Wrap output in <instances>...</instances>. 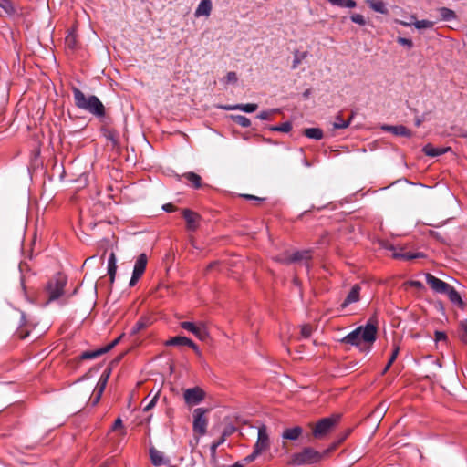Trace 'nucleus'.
Here are the masks:
<instances>
[{"label": "nucleus", "mask_w": 467, "mask_h": 467, "mask_svg": "<svg viewBox=\"0 0 467 467\" xmlns=\"http://www.w3.org/2000/svg\"><path fill=\"white\" fill-rule=\"evenodd\" d=\"M117 258L115 253H111L109 254V260H108V274L109 275V281L112 285L115 281V275L117 271Z\"/></svg>", "instance_id": "obj_23"}, {"label": "nucleus", "mask_w": 467, "mask_h": 467, "mask_svg": "<svg viewBox=\"0 0 467 467\" xmlns=\"http://www.w3.org/2000/svg\"><path fill=\"white\" fill-rule=\"evenodd\" d=\"M106 381L105 379H99V382L97 384V387L95 389V392L102 394L105 388H106Z\"/></svg>", "instance_id": "obj_48"}, {"label": "nucleus", "mask_w": 467, "mask_h": 467, "mask_svg": "<svg viewBox=\"0 0 467 467\" xmlns=\"http://www.w3.org/2000/svg\"><path fill=\"white\" fill-rule=\"evenodd\" d=\"M292 129V124L290 122H284L279 126H273L270 128L271 130L281 131V132H288Z\"/></svg>", "instance_id": "obj_38"}, {"label": "nucleus", "mask_w": 467, "mask_h": 467, "mask_svg": "<svg viewBox=\"0 0 467 467\" xmlns=\"http://www.w3.org/2000/svg\"><path fill=\"white\" fill-rule=\"evenodd\" d=\"M182 215L186 221L187 229L189 231H195L199 226L200 215L189 209H184L182 211Z\"/></svg>", "instance_id": "obj_13"}, {"label": "nucleus", "mask_w": 467, "mask_h": 467, "mask_svg": "<svg viewBox=\"0 0 467 467\" xmlns=\"http://www.w3.org/2000/svg\"><path fill=\"white\" fill-rule=\"evenodd\" d=\"M204 391L199 388L194 387L184 390L183 398L188 405H196L204 399Z\"/></svg>", "instance_id": "obj_10"}, {"label": "nucleus", "mask_w": 467, "mask_h": 467, "mask_svg": "<svg viewBox=\"0 0 467 467\" xmlns=\"http://www.w3.org/2000/svg\"><path fill=\"white\" fill-rule=\"evenodd\" d=\"M377 319L372 317L365 326H359L347 336L340 342L358 348L362 352H369L372 345L377 339Z\"/></svg>", "instance_id": "obj_1"}, {"label": "nucleus", "mask_w": 467, "mask_h": 467, "mask_svg": "<svg viewBox=\"0 0 467 467\" xmlns=\"http://www.w3.org/2000/svg\"><path fill=\"white\" fill-rule=\"evenodd\" d=\"M157 400H158V395L156 394L150 401L147 405H145V407L143 408V410L144 411H149L155 405H156V402H157Z\"/></svg>", "instance_id": "obj_49"}, {"label": "nucleus", "mask_w": 467, "mask_h": 467, "mask_svg": "<svg viewBox=\"0 0 467 467\" xmlns=\"http://www.w3.org/2000/svg\"><path fill=\"white\" fill-rule=\"evenodd\" d=\"M324 459V453H320L312 447H304L300 451L291 455L289 465L301 466L319 462Z\"/></svg>", "instance_id": "obj_3"}, {"label": "nucleus", "mask_w": 467, "mask_h": 467, "mask_svg": "<svg viewBox=\"0 0 467 467\" xmlns=\"http://www.w3.org/2000/svg\"><path fill=\"white\" fill-rule=\"evenodd\" d=\"M277 112H279L278 109H271V110L261 111L257 115V118L262 119V120H267V119H271L273 114L277 113Z\"/></svg>", "instance_id": "obj_40"}, {"label": "nucleus", "mask_w": 467, "mask_h": 467, "mask_svg": "<svg viewBox=\"0 0 467 467\" xmlns=\"http://www.w3.org/2000/svg\"><path fill=\"white\" fill-rule=\"evenodd\" d=\"M443 294L447 295L451 302L453 303L454 305L458 306L459 307L463 306V302L460 294L451 285H449V288L446 289V292H444Z\"/></svg>", "instance_id": "obj_21"}, {"label": "nucleus", "mask_w": 467, "mask_h": 467, "mask_svg": "<svg viewBox=\"0 0 467 467\" xmlns=\"http://www.w3.org/2000/svg\"><path fill=\"white\" fill-rule=\"evenodd\" d=\"M302 433L303 429L300 426L286 428L282 433V438L285 440L296 441Z\"/></svg>", "instance_id": "obj_18"}, {"label": "nucleus", "mask_w": 467, "mask_h": 467, "mask_svg": "<svg viewBox=\"0 0 467 467\" xmlns=\"http://www.w3.org/2000/svg\"><path fill=\"white\" fill-rule=\"evenodd\" d=\"M16 8L11 0H0V16H11L16 14Z\"/></svg>", "instance_id": "obj_19"}, {"label": "nucleus", "mask_w": 467, "mask_h": 467, "mask_svg": "<svg viewBox=\"0 0 467 467\" xmlns=\"http://www.w3.org/2000/svg\"><path fill=\"white\" fill-rule=\"evenodd\" d=\"M162 208H163L164 211H166L168 213H171V212H173V211L176 210V207L173 204H171V203L164 204L162 206Z\"/></svg>", "instance_id": "obj_55"}, {"label": "nucleus", "mask_w": 467, "mask_h": 467, "mask_svg": "<svg viewBox=\"0 0 467 467\" xmlns=\"http://www.w3.org/2000/svg\"><path fill=\"white\" fill-rule=\"evenodd\" d=\"M352 118L353 116H350V118L348 120H344L341 114L337 115L336 120L333 123L334 129H345L348 127Z\"/></svg>", "instance_id": "obj_32"}, {"label": "nucleus", "mask_w": 467, "mask_h": 467, "mask_svg": "<svg viewBox=\"0 0 467 467\" xmlns=\"http://www.w3.org/2000/svg\"><path fill=\"white\" fill-rule=\"evenodd\" d=\"M147 261V255L145 254H141L139 255L135 262L132 276L130 280V286H134L139 281V279L141 277V275L145 272Z\"/></svg>", "instance_id": "obj_9"}, {"label": "nucleus", "mask_w": 467, "mask_h": 467, "mask_svg": "<svg viewBox=\"0 0 467 467\" xmlns=\"http://www.w3.org/2000/svg\"><path fill=\"white\" fill-rule=\"evenodd\" d=\"M460 338L461 340L467 344V319L460 322Z\"/></svg>", "instance_id": "obj_36"}, {"label": "nucleus", "mask_w": 467, "mask_h": 467, "mask_svg": "<svg viewBox=\"0 0 467 467\" xmlns=\"http://www.w3.org/2000/svg\"><path fill=\"white\" fill-rule=\"evenodd\" d=\"M312 327L310 325L301 326L300 334L303 338H308L312 334Z\"/></svg>", "instance_id": "obj_43"}, {"label": "nucleus", "mask_w": 467, "mask_h": 467, "mask_svg": "<svg viewBox=\"0 0 467 467\" xmlns=\"http://www.w3.org/2000/svg\"><path fill=\"white\" fill-rule=\"evenodd\" d=\"M239 110H243L247 113L254 112L257 109L258 105L255 103H248V104H238Z\"/></svg>", "instance_id": "obj_37"}, {"label": "nucleus", "mask_w": 467, "mask_h": 467, "mask_svg": "<svg viewBox=\"0 0 467 467\" xmlns=\"http://www.w3.org/2000/svg\"><path fill=\"white\" fill-rule=\"evenodd\" d=\"M366 3L369 5L371 9H373L375 12L380 13V14H387L388 9L381 0H367Z\"/></svg>", "instance_id": "obj_29"}, {"label": "nucleus", "mask_w": 467, "mask_h": 467, "mask_svg": "<svg viewBox=\"0 0 467 467\" xmlns=\"http://www.w3.org/2000/svg\"><path fill=\"white\" fill-rule=\"evenodd\" d=\"M123 336H124L123 334L120 335L119 337H117L115 340H113L110 344H109L106 347H104V349H107V352L111 350L117 344H119V342L121 340Z\"/></svg>", "instance_id": "obj_50"}, {"label": "nucleus", "mask_w": 467, "mask_h": 467, "mask_svg": "<svg viewBox=\"0 0 467 467\" xmlns=\"http://www.w3.org/2000/svg\"><path fill=\"white\" fill-rule=\"evenodd\" d=\"M341 418L340 414H333L329 417L323 418L316 423H310L312 434L316 439H321L331 431V430L338 423Z\"/></svg>", "instance_id": "obj_4"}, {"label": "nucleus", "mask_w": 467, "mask_h": 467, "mask_svg": "<svg viewBox=\"0 0 467 467\" xmlns=\"http://www.w3.org/2000/svg\"><path fill=\"white\" fill-rule=\"evenodd\" d=\"M425 279L430 287L433 291L440 294H443L444 292H446V289H448L450 285L446 282L437 278L436 276L429 273L425 275Z\"/></svg>", "instance_id": "obj_12"}, {"label": "nucleus", "mask_w": 467, "mask_h": 467, "mask_svg": "<svg viewBox=\"0 0 467 467\" xmlns=\"http://www.w3.org/2000/svg\"><path fill=\"white\" fill-rule=\"evenodd\" d=\"M333 5L341 6V7H348L353 8L356 6V2L354 0H328Z\"/></svg>", "instance_id": "obj_34"}, {"label": "nucleus", "mask_w": 467, "mask_h": 467, "mask_svg": "<svg viewBox=\"0 0 467 467\" xmlns=\"http://www.w3.org/2000/svg\"><path fill=\"white\" fill-rule=\"evenodd\" d=\"M350 18L352 22L360 26H364L366 24L364 16L360 14H353Z\"/></svg>", "instance_id": "obj_45"}, {"label": "nucleus", "mask_w": 467, "mask_h": 467, "mask_svg": "<svg viewBox=\"0 0 467 467\" xmlns=\"http://www.w3.org/2000/svg\"><path fill=\"white\" fill-rule=\"evenodd\" d=\"M65 42L68 48H70V49L76 48V45H77L76 36L72 33L67 36Z\"/></svg>", "instance_id": "obj_44"}, {"label": "nucleus", "mask_w": 467, "mask_h": 467, "mask_svg": "<svg viewBox=\"0 0 467 467\" xmlns=\"http://www.w3.org/2000/svg\"><path fill=\"white\" fill-rule=\"evenodd\" d=\"M101 395L102 394H100V393L95 392V396L92 400V405H96L99 401Z\"/></svg>", "instance_id": "obj_58"}, {"label": "nucleus", "mask_w": 467, "mask_h": 467, "mask_svg": "<svg viewBox=\"0 0 467 467\" xmlns=\"http://www.w3.org/2000/svg\"><path fill=\"white\" fill-rule=\"evenodd\" d=\"M28 332L24 333L23 331L17 332V337L21 339H25L28 336Z\"/></svg>", "instance_id": "obj_59"}, {"label": "nucleus", "mask_w": 467, "mask_h": 467, "mask_svg": "<svg viewBox=\"0 0 467 467\" xmlns=\"http://www.w3.org/2000/svg\"><path fill=\"white\" fill-rule=\"evenodd\" d=\"M418 29L431 28L434 25L433 22L429 20H420L413 23Z\"/></svg>", "instance_id": "obj_42"}, {"label": "nucleus", "mask_w": 467, "mask_h": 467, "mask_svg": "<svg viewBox=\"0 0 467 467\" xmlns=\"http://www.w3.org/2000/svg\"><path fill=\"white\" fill-rule=\"evenodd\" d=\"M181 327L192 332L200 340H206L208 338V331L203 323L194 324L192 322L184 321L181 323Z\"/></svg>", "instance_id": "obj_8"}, {"label": "nucleus", "mask_w": 467, "mask_h": 467, "mask_svg": "<svg viewBox=\"0 0 467 467\" xmlns=\"http://www.w3.org/2000/svg\"><path fill=\"white\" fill-rule=\"evenodd\" d=\"M449 150L450 148H435L431 144H427L423 147L422 151L427 156L436 157L447 152Z\"/></svg>", "instance_id": "obj_25"}, {"label": "nucleus", "mask_w": 467, "mask_h": 467, "mask_svg": "<svg viewBox=\"0 0 467 467\" xmlns=\"http://www.w3.org/2000/svg\"><path fill=\"white\" fill-rule=\"evenodd\" d=\"M269 446L270 441L267 428L265 425H262L258 428V437L254 446V451L244 459V462L246 463L254 462L263 451H266Z\"/></svg>", "instance_id": "obj_5"}, {"label": "nucleus", "mask_w": 467, "mask_h": 467, "mask_svg": "<svg viewBox=\"0 0 467 467\" xmlns=\"http://www.w3.org/2000/svg\"><path fill=\"white\" fill-rule=\"evenodd\" d=\"M110 371H105L99 379H105L106 383L108 382Z\"/></svg>", "instance_id": "obj_60"}, {"label": "nucleus", "mask_w": 467, "mask_h": 467, "mask_svg": "<svg viewBox=\"0 0 467 467\" xmlns=\"http://www.w3.org/2000/svg\"><path fill=\"white\" fill-rule=\"evenodd\" d=\"M211 11H212L211 0H202L195 11V16H209Z\"/></svg>", "instance_id": "obj_26"}, {"label": "nucleus", "mask_w": 467, "mask_h": 467, "mask_svg": "<svg viewBox=\"0 0 467 467\" xmlns=\"http://www.w3.org/2000/svg\"><path fill=\"white\" fill-rule=\"evenodd\" d=\"M122 427V420L120 418H118L115 422H114V425L112 427L113 430H117L119 428H121Z\"/></svg>", "instance_id": "obj_57"}, {"label": "nucleus", "mask_w": 467, "mask_h": 467, "mask_svg": "<svg viewBox=\"0 0 467 467\" xmlns=\"http://www.w3.org/2000/svg\"><path fill=\"white\" fill-rule=\"evenodd\" d=\"M209 412L208 409L197 408L193 410V431L199 433L200 435H204L206 433V429L208 425V420L205 417V414Z\"/></svg>", "instance_id": "obj_7"}, {"label": "nucleus", "mask_w": 467, "mask_h": 467, "mask_svg": "<svg viewBox=\"0 0 467 467\" xmlns=\"http://www.w3.org/2000/svg\"><path fill=\"white\" fill-rule=\"evenodd\" d=\"M72 93L77 108L88 111L97 118L105 116V107L99 99L95 95L86 96L79 88L73 87Z\"/></svg>", "instance_id": "obj_2"}, {"label": "nucleus", "mask_w": 467, "mask_h": 467, "mask_svg": "<svg viewBox=\"0 0 467 467\" xmlns=\"http://www.w3.org/2000/svg\"><path fill=\"white\" fill-rule=\"evenodd\" d=\"M423 122V119L420 117L415 118V126L420 127Z\"/></svg>", "instance_id": "obj_61"}, {"label": "nucleus", "mask_w": 467, "mask_h": 467, "mask_svg": "<svg viewBox=\"0 0 467 467\" xmlns=\"http://www.w3.org/2000/svg\"><path fill=\"white\" fill-rule=\"evenodd\" d=\"M399 351H400V348L399 346L395 345L394 346V348H393V352L387 363V365L385 366L384 369H383V374L386 373L389 368L391 367V365L393 364V362L396 360L397 357H398V354H399Z\"/></svg>", "instance_id": "obj_35"}, {"label": "nucleus", "mask_w": 467, "mask_h": 467, "mask_svg": "<svg viewBox=\"0 0 467 467\" xmlns=\"http://www.w3.org/2000/svg\"><path fill=\"white\" fill-rule=\"evenodd\" d=\"M18 316H19V326H22L25 324V316L23 313H18Z\"/></svg>", "instance_id": "obj_62"}, {"label": "nucleus", "mask_w": 467, "mask_h": 467, "mask_svg": "<svg viewBox=\"0 0 467 467\" xmlns=\"http://www.w3.org/2000/svg\"><path fill=\"white\" fill-rule=\"evenodd\" d=\"M382 129L386 131L391 132L396 136L410 138L413 135V132L403 125H385L382 127Z\"/></svg>", "instance_id": "obj_16"}, {"label": "nucleus", "mask_w": 467, "mask_h": 467, "mask_svg": "<svg viewBox=\"0 0 467 467\" xmlns=\"http://www.w3.org/2000/svg\"><path fill=\"white\" fill-rule=\"evenodd\" d=\"M349 433H350V430H348L346 432V434L342 438H340L339 441L337 443L333 444L331 447H329L328 449H327L324 451H322L321 453H324V458L327 457L329 455V453L331 451H333L337 447L338 444H340L342 441H344V440L348 437V435Z\"/></svg>", "instance_id": "obj_39"}, {"label": "nucleus", "mask_w": 467, "mask_h": 467, "mask_svg": "<svg viewBox=\"0 0 467 467\" xmlns=\"http://www.w3.org/2000/svg\"><path fill=\"white\" fill-rule=\"evenodd\" d=\"M228 435H229V432L223 431V433L219 438V440L216 441H213L212 443L210 451H211V462H212L213 464H216L217 463V459H216V450H217V448L225 441L226 437Z\"/></svg>", "instance_id": "obj_22"}, {"label": "nucleus", "mask_w": 467, "mask_h": 467, "mask_svg": "<svg viewBox=\"0 0 467 467\" xmlns=\"http://www.w3.org/2000/svg\"><path fill=\"white\" fill-rule=\"evenodd\" d=\"M388 249L393 251L392 256L396 259L412 260L422 256L420 253L412 254L397 252L396 248L393 245H389Z\"/></svg>", "instance_id": "obj_24"}, {"label": "nucleus", "mask_w": 467, "mask_h": 467, "mask_svg": "<svg viewBox=\"0 0 467 467\" xmlns=\"http://www.w3.org/2000/svg\"><path fill=\"white\" fill-rule=\"evenodd\" d=\"M150 457L154 466L167 465L170 462L169 458L166 457L162 451L157 450L155 447L150 448Z\"/></svg>", "instance_id": "obj_15"}, {"label": "nucleus", "mask_w": 467, "mask_h": 467, "mask_svg": "<svg viewBox=\"0 0 467 467\" xmlns=\"http://www.w3.org/2000/svg\"><path fill=\"white\" fill-rule=\"evenodd\" d=\"M67 277L61 274H57L47 285V302L58 299L64 293L67 285Z\"/></svg>", "instance_id": "obj_6"}, {"label": "nucleus", "mask_w": 467, "mask_h": 467, "mask_svg": "<svg viewBox=\"0 0 467 467\" xmlns=\"http://www.w3.org/2000/svg\"><path fill=\"white\" fill-rule=\"evenodd\" d=\"M114 460L113 459H109L108 461L105 462V463L103 464L102 467H110L113 463Z\"/></svg>", "instance_id": "obj_63"}, {"label": "nucleus", "mask_w": 467, "mask_h": 467, "mask_svg": "<svg viewBox=\"0 0 467 467\" xmlns=\"http://www.w3.org/2000/svg\"><path fill=\"white\" fill-rule=\"evenodd\" d=\"M410 286H413V287H415V288H419V289H420V288H422V287H423V285H422V283H421V282H420V281H414V280L410 282Z\"/></svg>", "instance_id": "obj_56"}, {"label": "nucleus", "mask_w": 467, "mask_h": 467, "mask_svg": "<svg viewBox=\"0 0 467 467\" xmlns=\"http://www.w3.org/2000/svg\"><path fill=\"white\" fill-rule=\"evenodd\" d=\"M311 259V254L309 250H303V251H297L293 253L291 255H284L277 257L276 260L285 263V264H290L294 262H300V261H306Z\"/></svg>", "instance_id": "obj_11"}, {"label": "nucleus", "mask_w": 467, "mask_h": 467, "mask_svg": "<svg viewBox=\"0 0 467 467\" xmlns=\"http://www.w3.org/2000/svg\"><path fill=\"white\" fill-rule=\"evenodd\" d=\"M237 79H238V78H237V75H236V73H235V72H233V71L228 72V73H227V75H226V77L224 78V81H225L226 83H234H234H236V82H237Z\"/></svg>", "instance_id": "obj_46"}, {"label": "nucleus", "mask_w": 467, "mask_h": 467, "mask_svg": "<svg viewBox=\"0 0 467 467\" xmlns=\"http://www.w3.org/2000/svg\"><path fill=\"white\" fill-rule=\"evenodd\" d=\"M447 339V336L444 332L436 331L435 332V340L436 341H445Z\"/></svg>", "instance_id": "obj_51"}, {"label": "nucleus", "mask_w": 467, "mask_h": 467, "mask_svg": "<svg viewBox=\"0 0 467 467\" xmlns=\"http://www.w3.org/2000/svg\"><path fill=\"white\" fill-rule=\"evenodd\" d=\"M244 464H246L245 462H235L234 464H233L232 466H219L218 465V462L216 464H213V467H244Z\"/></svg>", "instance_id": "obj_52"}, {"label": "nucleus", "mask_w": 467, "mask_h": 467, "mask_svg": "<svg viewBox=\"0 0 467 467\" xmlns=\"http://www.w3.org/2000/svg\"><path fill=\"white\" fill-rule=\"evenodd\" d=\"M306 57V53H299L298 51H296L294 56L292 68L296 69Z\"/></svg>", "instance_id": "obj_41"}, {"label": "nucleus", "mask_w": 467, "mask_h": 467, "mask_svg": "<svg viewBox=\"0 0 467 467\" xmlns=\"http://www.w3.org/2000/svg\"><path fill=\"white\" fill-rule=\"evenodd\" d=\"M106 137L108 140H112L114 143H116V133L115 131L109 130L106 134Z\"/></svg>", "instance_id": "obj_53"}, {"label": "nucleus", "mask_w": 467, "mask_h": 467, "mask_svg": "<svg viewBox=\"0 0 467 467\" xmlns=\"http://www.w3.org/2000/svg\"><path fill=\"white\" fill-rule=\"evenodd\" d=\"M220 108L223 109H225V110H237L239 109L238 104H236V105H224V106H220Z\"/></svg>", "instance_id": "obj_54"}, {"label": "nucleus", "mask_w": 467, "mask_h": 467, "mask_svg": "<svg viewBox=\"0 0 467 467\" xmlns=\"http://www.w3.org/2000/svg\"><path fill=\"white\" fill-rule=\"evenodd\" d=\"M189 183H191L194 188L198 189L202 186V178L195 172L190 171L185 172L182 176Z\"/></svg>", "instance_id": "obj_27"}, {"label": "nucleus", "mask_w": 467, "mask_h": 467, "mask_svg": "<svg viewBox=\"0 0 467 467\" xmlns=\"http://www.w3.org/2000/svg\"><path fill=\"white\" fill-rule=\"evenodd\" d=\"M167 346H188L193 350H198L197 345L191 340L190 338L186 337L177 336L174 337H171L166 342Z\"/></svg>", "instance_id": "obj_17"}, {"label": "nucleus", "mask_w": 467, "mask_h": 467, "mask_svg": "<svg viewBox=\"0 0 467 467\" xmlns=\"http://www.w3.org/2000/svg\"><path fill=\"white\" fill-rule=\"evenodd\" d=\"M105 353H107V349H104V348H101L94 350V351H85L81 354L80 359L84 360V359L96 358Z\"/></svg>", "instance_id": "obj_30"}, {"label": "nucleus", "mask_w": 467, "mask_h": 467, "mask_svg": "<svg viewBox=\"0 0 467 467\" xmlns=\"http://www.w3.org/2000/svg\"><path fill=\"white\" fill-rule=\"evenodd\" d=\"M310 93H311V90H310V89H306V90L303 93V97H304L305 99H307V98L309 97Z\"/></svg>", "instance_id": "obj_64"}, {"label": "nucleus", "mask_w": 467, "mask_h": 467, "mask_svg": "<svg viewBox=\"0 0 467 467\" xmlns=\"http://www.w3.org/2000/svg\"><path fill=\"white\" fill-rule=\"evenodd\" d=\"M303 134L309 138L314 140H321L324 136L323 130L319 128H306L303 130Z\"/></svg>", "instance_id": "obj_28"}, {"label": "nucleus", "mask_w": 467, "mask_h": 467, "mask_svg": "<svg viewBox=\"0 0 467 467\" xmlns=\"http://www.w3.org/2000/svg\"><path fill=\"white\" fill-rule=\"evenodd\" d=\"M397 42L400 45L407 46L409 48H411L413 46V43L410 39L405 38V37H398Z\"/></svg>", "instance_id": "obj_47"}, {"label": "nucleus", "mask_w": 467, "mask_h": 467, "mask_svg": "<svg viewBox=\"0 0 467 467\" xmlns=\"http://www.w3.org/2000/svg\"><path fill=\"white\" fill-rule=\"evenodd\" d=\"M151 325V319L148 317H141L130 330V335H137Z\"/></svg>", "instance_id": "obj_20"}, {"label": "nucleus", "mask_w": 467, "mask_h": 467, "mask_svg": "<svg viewBox=\"0 0 467 467\" xmlns=\"http://www.w3.org/2000/svg\"><path fill=\"white\" fill-rule=\"evenodd\" d=\"M232 119L243 128H248L251 125V121L248 118L243 115H232Z\"/></svg>", "instance_id": "obj_33"}, {"label": "nucleus", "mask_w": 467, "mask_h": 467, "mask_svg": "<svg viewBox=\"0 0 467 467\" xmlns=\"http://www.w3.org/2000/svg\"><path fill=\"white\" fill-rule=\"evenodd\" d=\"M360 291H361V286L359 284H356L354 285L350 291L348 292V296H346L345 300L343 301V303L340 305V308L341 309H344L346 308L348 305L350 304H353V303H356V302H358L359 299H360Z\"/></svg>", "instance_id": "obj_14"}, {"label": "nucleus", "mask_w": 467, "mask_h": 467, "mask_svg": "<svg viewBox=\"0 0 467 467\" xmlns=\"http://www.w3.org/2000/svg\"><path fill=\"white\" fill-rule=\"evenodd\" d=\"M438 13L440 16L445 21H451L456 18L455 12L447 7L439 8Z\"/></svg>", "instance_id": "obj_31"}]
</instances>
